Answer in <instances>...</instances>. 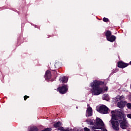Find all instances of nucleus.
I'll return each instance as SVG.
<instances>
[{
  "label": "nucleus",
  "instance_id": "nucleus-1",
  "mask_svg": "<svg viewBox=\"0 0 131 131\" xmlns=\"http://www.w3.org/2000/svg\"><path fill=\"white\" fill-rule=\"evenodd\" d=\"M101 84H102V82L98 80H95L90 84L91 88H92L91 92L93 95L98 96L101 94V93H105V92L108 91L107 87L102 88L100 86Z\"/></svg>",
  "mask_w": 131,
  "mask_h": 131
},
{
  "label": "nucleus",
  "instance_id": "nucleus-2",
  "mask_svg": "<svg viewBox=\"0 0 131 131\" xmlns=\"http://www.w3.org/2000/svg\"><path fill=\"white\" fill-rule=\"evenodd\" d=\"M118 118L117 120H118L120 123V126L122 129H126L128 126V122L126 120V115L124 114V112L122 110H119L117 112Z\"/></svg>",
  "mask_w": 131,
  "mask_h": 131
},
{
  "label": "nucleus",
  "instance_id": "nucleus-3",
  "mask_svg": "<svg viewBox=\"0 0 131 131\" xmlns=\"http://www.w3.org/2000/svg\"><path fill=\"white\" fill-rule=\"evenodd\" d=\"M112 115V120L110 121L112 125V127L115 130H119V121L117 120L118 118V114L117 112H115L112 111L111 112Z\"/></svg>",
  "mask_w": 131,
  "mask_h": 131
},
{
  "label": "nucleus",
  "instance_id": "nucleus-4",
  "mask_svg": "<svg viewBox=\"0 0 131 131\" xmlns=\"http://www.w3.org/2000/svg\"><path fill=\"white\" fill-rule=\"evenodd\" d=\"M97 111L101 114H107L109 111V108L105 105H101L98 107H97Z\"/></svg>",
  "mask_w": 131,
  "mask_h": 131
},
{
  "label": "nucleus",
  "instance_id": "nucleus-5",
  "mask_svg": "<svg viewBox=\"0 0 131 131\" xmlns=\"http://www.w3.org/2000/svg\"><path fill=\"white\" fill-rule=\"evenodd\" d=\"M68 90V88H67V85H64L63 86L61 87H59L58 89V91L60 93V94H64L67 92Z\"/></svg>",
  "mask_w": 131,
  "mask_h": 131
},
{
  "label": "nucleus",
  "instance_id": "nucleus-6",
  "mask_svg": "<svg viewBox=\"0 0 131 131\" xmlns=\"http://www.w3.org/2000/svg\"><path fill=\"white\" fill-rule=\"evenodd\" d=\"M93 115V109L91 107H88L86 112V116H92Z\"/></svg>",
  "mask_w": 131,
  "mask_h": 131
},
{
  "label": "nucleus",
  "instance_id": "nucleus-7",
  "mask_svg": "<svg viewBox=\"0 0 131 131\" xmlns=\"http://www.w3.org/2000/svg\"><path fill=\"white\" fill-rule=\"evenodd\" d=\"M127 64L122 61H120L118 63V67L119 68H125V67H127Z\"/></svg>",
  "mask_w": 131,
  "mask_h": 131
},
{
  "label": "nucleus",
  "instance_id": "nucleus-8",
  "mask_svg": "<svg viewBox=\"0 0 131 131\" xmlns=\"http://www.w3.org/2000/svg\"><path fill=\"white\" fill-rule=\"evenodd\" d=\"M125 104H126V102L125 101H121L118 103V107L121 109L123 108V107L125 106Z\"/></svg>",
  "mask_w": 131,
  "mask_h": 131
},
{
  "label": "nucleus",
  "instance_id": "nucleus-9",
  "mask_svg": "<svg viewBox=\"0 0 131 131\" xmlns=\"http://www.w3.org/2000/svg\"><path fill=\"white\" fill-rule=\"evenodd\" d=\"M116 39V37L114 35H112L108 38V39H107V40L111 41V42H113V41H115Z\"/></svg>",
  "mask_w": 131,
  "mask_h": 131
},
{
  "label": "nucleus",
  "instance_id": "nucleus-10",
  "mask_svg": "<svg viewBox=\"0 0 131 131\" xmlns=\"http://www.w3.org/2000/svg\"><path fill=\"white\" fill-rule=\"evenodd\" d=\"M59 80L60 81H61L62 83H65V82H67V81H68V78L64 76H63L59 79Z\"/></svg>",
  "mask_w": 131,
  "mask_h": 131
},
{
  "label": "nucleus",
  "instance_id": "nucleus-11",
  "mask_svg": "<svg viewBox=\"0 0 131 131\" xmlns=\"http://www.w3.org/2000/svg\"><path fill=\"white\" fill-rule=\"evenodd\" d=\"M45 78L47 79H50L51 78V72L50 71H47L45 74Z\"/></svg>",
  "mask_w": 131,
  "mask_h": 131
},
{
  "label": "nucleus",
  "instance_id": "nucleus-12",
  "mask_svg": "<svg viewBox=\"0 0 131 131\" xmlns=\"http://www.w3.org/2000/svg\"><path fill=\"white\" fill-rule=\"evenodd\" d=\"M58 130L60 131H72L71 129H69V128H64L63 127H60L58 128Z\"/></svg>",
  "mask_w": 131,
  "mask_h": 131
},
{
  "label": "nucleus",
  "instance_id": "nucleus-13",
  "mask_svg": "<svg viewBox=\"0 0 131 131\" xmlns=\"http://www.w3.org/2000/svg\"><path fill=\"white\" fill-rule=\"evenodd\" d=\"M111 31H106V33H105V35L106 36V39H109V38L110 37V36H111Z\"/></svg>",
  "mask_w": 131,
  "mask_h": 131
},
{
  "label": "nucleus",
  "instance_id": "nucleus-14",
  "mask_svg": "<svg viewBox=\"0 0 131 131\" xmlns=\"http://www.w3.org/2000/svg\"><path fill=\"white\" fill-rule=\"evenodd\" d=\"M62 125V123L61 122H58L57 123H56L54 124V127H59V126H61Z\"/></svg>",
  "mask_w": 131,
  "mask_h": 131
},
{
  "label": "nucleus",
  "instance_id": "nucleus-15",
  "mask_svg": "<svg viewBox=\"0 0 131 131\" xmlns=\"http://www.w3.org/2000/svg\"><path fill=\"white\" fill-rule=\"evenodd\" d=\"M124 98V96H118L116 97V99H117V101H121V100H123V99Z\"/></svg>",
  "mask_w": 131,
  "mask_h": 131
},
{
  "label": "nucleus",
  "instance_id": "nucleus-16",
  "mask_svg": "<svg viewBox=\"0 0 131 131\" xmlns=\"http://www.w3.org/2000/svg\"><path fill=\"white\" fill-rule=\"evenodd\" d=\"M30 131H38V129L37 127H36V126H33L30 128Z\"/></svg>",
  "mask_w": 131,
  "mask_h": 131
},
{
  "label": "nucleus",
  "instance_id": "nucleus-17",
  "mask_svg": "<svg viewBox=\"0 0 131 131\" xmlns=\"http://www.w3.org/2000/svg\"><path fill=\"white\" fill-rule=\"evenodd\" d=\"M102 99L103 100H108L109 99V96L108 94H104L102 96Z\"/></svg>",
  "mask_w": 131,
  "mask_h": 131
},
{
  "label": "nucleus",
  "instance_id": "nucleus-18",
  "mask_svg": "<svg viewBox=\"0 0 131 131\" xmlns=\"http://www.w3.org/2000/svg\"><path fill=\"white\" fill-rule=\"evenodd\" d=\"M126 107H127V108L128 109H131V103H128L127 104H126Z\"/></svg>",
  "mask_w": 131,
  "mask_h": 131
},
{
  "label": "nucleus",
  "instance_id": "nucleus-19",
  "mask_svg": "<svg viewBox=\"0 0 131 131\" xmlns=\"http://www.w3.org/2000/svg\"><path fill=\"white\" fill-rule=\"evenodd\" d=\"M103 21H104V22H108L109 21V19H108V18L106 17H104L103 18Z\"/></svg>",
  "mask_w": 131,
  "mask_h": 131
},
{
  "label": "nucleus",
  "instance_id": "nucleus-20",
  "mask_svg": "<svg viewBox=\"0 0 131 131\" xmlns=\"http://www.w3.org/2000/svg\"><path fill=\"white\" fill-rule=\"evenodd\" d=\"M52 130V129H51L50 128H47L44 130H42V131H51Z\"/></svg>",
  "mask_w": 131,
  "mask_h": 131
},
{
  "label": "nucleus",
  "instance_id": "nucleus-21",
  "mask_svg": "<svg viewBox=\"0 0 131 131\" xmlns=\"http://www.w3.org/2000/svg\"><path fill=\"white\" fill-rule=\"evenodd\" d=\"M28 98H29V97H28V96H24V100H25V101H26V100L27 99H28Z\"/></svg>",
  "mask_w": 131,
  "mask_h": 131
},
{
  "label": "nucleus",
  "instance_id": "nucleus-22",
  "mask_svg": "<svg viewBox=\"0 0 131 131\" xmlns=\"http://www.w3.org/2000/svg\"><path fill=\"white\" fill-rule=\"evenodd\" d=\"M127 117H128V118H130L131 119V114H127Z\"/></svg>",
  "mask_w": 131,
  "mask_h": 131
},
{
  "label": "nucleus",
  "instance_id": "nucleus-23",
  "mask_svg": "<svg viewBox=\"0 0 131 131\" xmlns=\"http://www.w3.org/2000/svg\"><path fill=\"white\" fill-rule=\"evenodd\" d=\"M88 107H89V105H88Z\"/></svg>",
  "mask_w": 131,
  "mask_h": 131
},
{
  "label": "nucleus",
  "instance_id": "nucleus-24",
  "mask_svg": "<svg viewBox=\"0 0 131 131\" xmlns=\"http://www.w3.org/2000/svg\"><path fill=\"white\" fill-rule=\"evenodd\" d=\"M77 131H79V130H77Z\"/></svg>",
  "mask_w": 131,
  "mask_h": 131
},
{
  "label": "nucleus",
  "instance_id": "nucleus-25",
  "mask_svg": "<svg viewBox=\"0 0 131 131\" xmlns=\"http://www.w3.org/2000/svg\"><path fill=\"white\" fill-rule=\"evenodd\" d=\"M130 110H131V108H130Z\"/></svg>",
  "mask_w": 131,
  "mask_h": 131
}]
</instances>
